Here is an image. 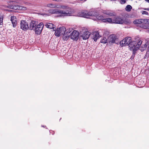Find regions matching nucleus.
<instances>
[{"mask_svg":"<svg viewBox=\"0 0 149 149\" xmlns=\"http://www.w3.org/2000/svg\"><path fill=\"white\" fill-rule=\"evenodd\" d=\"M37 24V23L36 21H32L30 23L29 26V29L30 30H34Z\"/></svg>","mask_w":149,"mask_h":149,"instance_id":"ddd939ff","label":"nucleus"},{"mask_svg":"<svg viewBox=\"0 0 149 149\" xmlns=\"http://www.w3.org/2000/svg\"><path fill=\"white\" fill-rule=\"evenodd\" d=\"M107 20L109 23L123 24V19L118 16H115L113 19L107 18Z\"/></svg>","mask_w":149,"mask_h":149,"instance_id":"f03ea898","label":"nucleus"},{"mask_svg":"<svg viewBox=\"0 0 149 149\" xmlns=\"http://www.w3.org/2000/svg\"><path fill=\"white\" fill-rule=\"evenodd\" d=\"M103 13L107 15H108L110 16H112L114 15V13L110 10H105L103 12Z\"/></svg>","mask_w":149,"mask_h":149,"instance_id":"412c9836","label":"nucleus"},{"mask_svg":"<svg viewBox=\"0 0 149 149\" xmlns=\"http://www.w3.org/2000/svg\"><path fill=\"white\" fill-rule=\"evenodd\" d=\"M127 0H120V3L121 4H124L126 3Z\"/></svg>","mask_w":149,"mask_h":149,"instance_id":"c756f323","label":"nucleus"},{"mask_svg":"<svg viewBox=\"0 0 149 149\" xmlns=\"http://www.w3.org/2000/svg\"><path fill=\"white\" fill-rule=\"evenodd\" d=\"M90 35V33L88 31H86L83 32L81 35V36L84 40H86L88 38Z\"/></svg>","mask_w":149,"mask_h":149,"instance_id":"2eb2a0df","label":"nucleus"},{"mask_svg":"<svg viewBox=\"0 0 149 149\" xmlns=\"http://www.w3.org/2000/svg\"><path fill=\"white\" fill-rule=\"evenodd\" d=\"M116 37L114 34H111L107 38V40L109 43H116Z\"/></svg>","mask_w":149,"mask_h":149,"instance_id":"f8f14e48","label":"nucleus"},{"mask_svg":"<svg viewBox=\"0 0 149 149\" xmlns=\"http://www.w3.org/2000/svg\"><path fill=\"white\" fill-rule=\"evenodd\" d=\"M3 16L2 15H0V25L3 24Z\"/></svg>","mask_w":149,"mask_h":149,"instance_id":"cd10ccee","label":"nucleus"},{"mask_svg":"<svg viewBox=\"0 0 149 149\" xmlns=\"http://www.w3.org/2000/svg\"><path fill=\"white\" fill-rule=\"evenodd\" d=\"M123 24H130L131 23V21L128 19H125L124 20L123 19Z\"/></svg>","mask_w":149,"mask_h":149,"instance_id":"b1692460","label":"nucleus"},{"mask_svg":"<svg viewBox=\"0 0 149 149\" xmlns=\"http://www.w3.org/2000/svg\"><path fill=\"white\" fill-rule=\"evenodd\" d=\"M100 42L104 44L108 42L106 38L104 37H103L101 40Z\"/></svg>","mask_w":149,"mask_h":149,"instance_id":"a878e982","label":"nucleus"},{"mask_svg":"<svg viewBox=\"0 0 149 149\" xmlns=\"http://www.w3.org/2000/svg\"><path fill=\"white\" fill-rule=\"evenodd\" d=\"M149 3V0H145Z\"/></svg>","mask_w":149,"mask_h":149,"instance_id":"f704fd0d","label":"nucleus"},{"mask_svg":"<svg viewBox=\"0 0 149 149\" xmlns=\"http://www.w3.org/2000/svg\"><path fill=\"white\" fill-rule=\"evenodd\" d=\"M142 43V41L141 40L139 41L137 44H136V45L137 47H138L137 49L138 50L139 49V47H140V46L141 45Z\"/></svg>","mask_w":149,"mask_h":149,"instance_id":"bb28decb","label":"nucleus"},{"mask_svg":"<svg viewBox=\"0 0 149 149\" xmlns=\"http://www.w3.org/2000/svg\"><path fill=\"white\" fill-rule=\"evenodd\" d=\"M79 35V33L77 31H73L70 33V38L74 40H77L78 39Z\"/></svg>","mask_w":149,"mask_h":149,"instance_id":"9b49d317","label":"nucleus"},{"mask_svg":"<svg viewBox=\"0 0 149 149\" xmlns=\"http://www.w3.org/2000/svg\"><path fill=\"white\" fill-rule=\"evenodd\" d=\"M144 10H147L149 11V8H146Z\"/></svg>","mask_w":149,"mask_h":149,"instance_id":"473e14b6","label":"nucleus"},{"mask_svg":"<svg viewBox=\"0 0 149 149\" xmlns=\"http://www.w3.org/2000/svg\"><path fill=\"white\" fill-rule=\"evenodd\" d=\"M10 20L12 23L13 27H15L16 26L17 24V19L16 17L14 16H11Z\"/></svg>","mask_w":149,"mask_h":149,"instance_id":"a211bd4d","label":"nucleus"},{"mask_svg":"<svg viewBox=\"0 0 149 149\" xmlns=\"http://www.w3.org/2000/svg\"><path fill=\"white\" fill-rule=\"evenodd\" d=\"M44 26V24L42 22H41L37 25L34 30L36 33L38 34H40L43 29Z\"/></svg>","mask_w":149,"mask_h":149,"instance_id":"6e6552de","label":"nucleus"},{"mask_svg":"<svg viewBox=\"0 0 149 149\" xmlns=\"http://www.w3.org/2000/svg\"><path fill=\"white\" fill-rule=\"evenodd\" d=\"M100 30L98 31H95L93 33V39L95 41H96L100 36L99 33H100Z\"/></svg>","mask_w":149,"mask_h":149,"instance_id":"4468645a","label":"nucleus"},{"mask_svg":"<svg viewBox=\"0 0 149 149\" xmlns=\"http://www.w3.org/2000/svg\"><path fill=\"white\" fill-rule=\"evenodd\" d=\"M144 24H149V19H144Z\"/></svg>","mask_w":149,"mask_h":149,"instance_id":"c85d7f7f","label":"nucleus"},{"mask_svg":"<svg viewBox=\"0 0 149 149\" xmlns=\"http://www.w3.org/2000/svg\"><path fill=\"white\" fill-rule=\"evenodd\" d=\"M95 18L94 19V20H95L96 19L99 20H103L104 22H107V19H104V17L101 15H97V14L95 15Z\"/></svg>","mask_w":149,"mask_h":149,"instance_id":"dca6fc26","label":"nucleus"},{"mask_svg":"<svg viewBox=\"0 0 149 149\" xmlns=\"http://www.w3.org/2000/svg\"><path fill=\"white\" fill-rule=\"evenodd\" d=\"M65 31V27L63 26L58 28L55 31V35L57 36H59L61 35H63Z\"/></svg>","mask_w":149,"mask_h":149,"instance_id":"1a4fd4ad","label":"nucleus"},{"mask_svg":"<svg viewBox=\"0 0 149 149\" xmlns=\"http://www.w3.org/2000/svg\"><path fill=\"white\" fill-rule=\"evenodd\" d=\"M12 8L15 10H25L27 9L24 6H17L14 7Z\"/></svg>","mask_w":149,"mask_h":149,"instance_id":"f3484780","label":"nucleus"},{"mask_svg":"<svg viewBox=\"0 0 149 149\" xmlns=\"http://www.w3.org/2000/svg\"><path fill=\"white\" fill-rule=\"evenodd\" d=\"M72 30V28L68 29H67L65 28V31L64 32L63 36V39L64 40H67L69 37L70 36V33Z\"/></svg>","mask_w":149,"mask_h":149,"instance_id":"423d86ee","label":"nucleus"},{"mask_svg":"<svg viewBox=\"0 0 149 149\" xmlns=\"http://www.w3.org/2000/svg\"><path fill=\"white\" fill-rule=\"evenodd\" d=\"M132 41V39L131 37H127L121 41L120 44L121 46H125L129 45Z\"/></svg>","mask_w":149,"mask_h":149,"instance_id":"39448f33","label":"nucleus"},{"mask_svg":"<svg viewBox=\"0 0 149 149\" xmlns=\"http://www.w3.org/2000/svg\"><path fill=\"white\" fill-rule=\"evenodd\" d=\"M143 14H145V15H148V12L146 11H143L142 13Z\"/></svg>","mask_w":149,"mask_h":149,"instance_id":"7c9ffc66","label":"nucleus"},{"mask_svg":"<svg viewBox=\"0 0 149 149\" xmlns=\"http://www.w3.org/2000/svg\"><path fill=\"white\" fill-rule=\"evenodd\" d=\"M133 23L134 24L144 23V19H136L134 21Z\"/></svg>","mask_w":149,"mask_h":149,"instance_id":"4be33fe9","label":"nucleus"},{"mask_svg":"<svg viewBox=\"0 0 149 149\" xmlns=\"http://www.w3.org/2000/svg\"><path fill=\"white\" fill-rule=\"evenodd\" d=\"M143 28L144 29H148L149 27L145 26H144L143 27Z\"/></svg>","mask_w":149,"mask_h":149,"instance_id":"2f4dec72","label":"nucleus"},{"mask_svg":"<svg viewBox=\"0 0 149 149\" xmlns=\"http://www.w3.org/2000/svg\"><path fill=\"white\" fill-rule=\"evenodd\" d=\"M148 44H147V43L146 42V43L143 45H142L141 47H139V49L141 50L142 52L145 50L147 47Z\"/></svg>","mask_w":149,"mask_h":149,"instance_id":"5701e85b","label":"nucleus"},{"mask_svg":"<svg viewBox=\"0 0 149 149\" xmlns=\"http://www.w3.org/2000/svg\"><path fill=\"white\" fill-rule=\"evenodd\" d=\"M58 11L57 9H51L48 10V12L51 14H58Z\"/></svg>","mask_w":149,"mask_h":149,"instance_id":"aec40b11","label":"nucleus"},{"mask_svg":"<svg viewBox=\"0 0 149 149\" xmlns=\"http://www.w3.org/2000/svg\"><path fill=\"white\" fill-rule=\"evenodd\" d=\"M20 28L24 31H26L29 28L28 23L25 20H22L20 22Z\"/></svg>","mask_w":149,"mask_h":149,"instance_id":"9d476101","label":"nucleus"},{"mask_svg":"<svg viewBox=\"0 0 149 149\" xmlns=\"http://www.w3.org/2000/svg\"><path fill=\"white\" fill-rule=\"evenodd\" d=\"M79 16L86 18H88L90 16L95 17L97 13L94 10H90L89 12L84 11L80 13Z\"/></svg>","mask_w":149,"mask_h":149,"instance_id":"f257e3e1","label":"nucleus"},{"mask_svg":"<svg viewBox=\"0 0 149 149\" xmlns=\"http://www.w3.org/2000/svg\"><path fill=\"white\" fill-rule=\"evenodd\" d=\"M80 1H83V2H84L86 1L87 0H80Z\"/></svg>","mask_w":149,"mask_h":149,"instance_id":"72a5a7b5","label":"nucleus"},{"mask_svg":"<svg viewBox=\"0 0 149 149\" xmlns=\"http://www.w3.org/2000/svg\"><path fill=\"white\" fill-rule=\"evenodd\" d=\"M136 42L135 41H131L129 45V49L133 52V53H135L136 51L138 50V47L136 45Z\"/></svg>","mask_w":149,"mask_h":149,"instance_id":"0eeeda50","label":"nucleus"},{"mask_svg":"<svg viewBox=\"0 0 149 149\" xmlns=\"http://www.w3.org/2000/svg\"><path fill=\"white\" fill-rule=\"evenodd\" d=\"M132 7L130 5H127L126 6L125 10L127 12H130L131 11V10L132 9Z\"/></svg>","mask_w":149,"mask_h":149,"instance_id":"393cba45","label":"nucleus"},{"mask_svg":"<svg viewBox=\"0 0 149 149\" xmlns=\"http://www.w3.org/2000/svg\"><path fill=\"white\" fill-rule=\"evenodd\" d=\"M47 6L49 8H57L59 9H65L67 8V7L65 5H61L58 4H54L53 3H49L47 5Z\"/></svg>","mask_w":149,"mask_h":149,"instance_id":"7ed1b4c3","label":"nucleus"},{"mask_svg":"<svg viewBox=\"0 0 149 149\" xmlns=\"http://www.w3.org/2000/svg\"><path fill=\"white\" fill-rule=\"evenodd\" d=\"M45 26L47 28L50 29H53L54 30L56 29V28L55 27V26L52 23H47Z\"/></svg>","mask_w":149,"mask_h":149,"instance_id":"6ab92c4d","label":"nucleus"},{"mask_svg":"<svg viewBox=\"0 0 149 149\" xmlns=\"http://www.w3.org/2000/svg\"><path fill=\"white\" fill-rule=\"evenodd\" d=\"M68 7L66 9H68L66 11H63L58 9V14H60L62 16H70L72 14L71 8L66 6Z\"/></svg>","mask_w":149,"mask_h":149,"instance_id":"20e7f679","label":"nucleus"}]
</instances>
